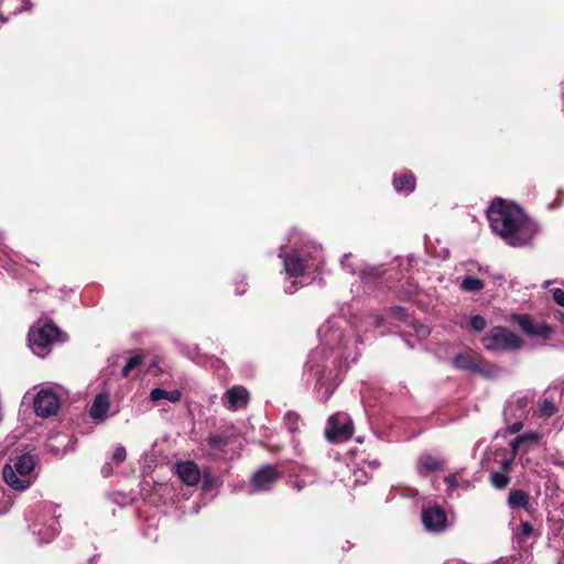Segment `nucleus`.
<instances>
[{
	"label": "nucleus",
	"instance_id": "f3484780",
	"mask_svg": "<svg viewBox=\"0 0 564 564\" xmlns=\"http://www.w3.org/2000/svg\"><path fill=\"white\" fill-rule=\"evenodd\" d=\"M109 395L106 393L97 394L89 410V415L98 422L108 417Z\"/></svg>",
	"mask_w": 564,
	"mask_h": 564
},
{
	"label": "nucleus",
	"instance_id": "c03bdc74",
	"mask_svg": "<svg viewBox=\"0 0 564 564\" xmlns=\"http://www.w3.org/2000/svg\"><path fill=\"white\" fill-rule=\"evenodd\" d=\"M210 443H212L213 445H216V444L218 443V440H217V438H212V440H210Z\"/></svg>",
	"mask_w": 564,
	"mask_h": 564
},
{
	"label": "nucleus",
	"instance_id": "9b49d317",
	"mask_svg": "<svg viewBox=\"0 0 564 564\" xmlns=\"http://www.w3.org/2000/svg\"><path fill=\"white\" fill-rule=\"evenodd\" d=\"M481 361L482 359L480 356L469 352L458 354L453 358V365L455 368L490 377L491 373L482 368Z\"/></svg>",
	"mask_w": 564,
	"mask_h": 564
},
{
	"label": "nucleus",
	"instance_id": "ddd939ff",
	"mask_svg": "<svg viewBox=\"0 0 564 564\" xmlns=\"http://www.w3.org/2000/svg\"><path fill=\"white\" fill-rule=\"evenodd\" d=\"M445 465V459L435 457L429 453H423L416 460V471L421 477H426L433 473L443 470Z\"/></svg>",
	"mask_w": 564,
	"mask_h": 564
},
{
	"label": "nucleus",
	"instance_id": "7ed1b4c3",
	"mask_svg": "<svg viewBox=\"0 0 564 564\" xmlns=\"http://www.w3.org/2000/svg\"><path fill=\"white\" fill-rule=\"evenodd\" d=\"M35 460L30 454L12 457L3 466L2 475L6 484L15 490L29 488L33 481L32 473Z\"/></svg>",
	"mask_w": 564,
	"mask_h": 564
},
{
	"label": "nucleus",
	"instance_id": "c756f323",
	"mask_svg": "<svg viewBox=\"0 0 564 564\" xmlns=\"http://www.w3.org/2000/svg\"><path fill=\"white\" fill-rule=\"evenodd\" d=\"M539 438H540V435L538 433L524 434V435L518 436L516 440H513L511 443V446H512L513 451H517L519 447V444L522 441L530 440V441L536 442V441H539Z\"/></svg>",
	"mask_w": 564,
	"mask_h": 564
},
{
	"label": "nucleus",
	"instance_id": "2f4dec72",
	"mask_svg": "<svg viewBox=\"0 0 564 564\" xmlns=\"http://www.w3.org/2000/svg\"><path fill=\"white\" fill-rule=\"evenodd\" d=\"M126 457H127V452L123 446H118L112 454V460L116 464H121L126 459Z\"/></svg>",
	"mask_w": 564,
	"mask_h": 564
},
{
	"label": "nucleus",
	"instance_id": "4468645a",
	"mask_svg": "<svg viewBox=\"0 0 564 564\" xmlns=\"http://www.w3.org/2000/svg\"><path fill=\"white\" fill-rule=\"evenodd\" d=\"M248 400L249 393L241 386H236L228 389L223 397V403L225 406L232 411L245 406Z\"/></svg>",
	"mask_w": 564,
	"mask_h": 564
},
{
	"label": "nucleus",
	"instance_id": "4be33fe9",
	"mask_svg": "<svg viewBox=\"0 0 564 564\" xmlns=\"http://www.w3.org/2000/svg\"><path fill=\"white\" fill-rule=\"evenodd\" d=\"M460 289L465 292H477L484 289V282L474 276H466L459 284Z\"/></svg>",
	"mask_w": 564,
	"mask_h": 564
},
{
	"label": "nucleus",
	"instance_id": "ea45409f",
	"mask_svg": "<svg viewBox=\"0 0 564 564\" xmlns=\"http://www.w3.org/2000/svg\"><path fill=\"white\" fill-rule=\"evenodd\" d=\"M305 486V484H302L301 481H295L294 482V488L300 491L303 487Z\"/></svg>",
	"mask_w": 564,
	"mask_h": 564
},
{
	"label": "nucleus",
	"instance_id": "473e14b6",
	"mask_svg": "<svg viewBox=\"0 0 564 564\" xmlns=\"http://www.w3.org/2000/svg\"><path fill=\"white\" fill-rule=\"evenodd\" d=\"M10 253L7 250H2L0 254V267L7 271H11L10 264Z\"/></svg>",
	"mask_w": 564,
	"mask_h": 564
},
{
	"label": "nucleus",
	"instance_id": "393cba45",
	"mask_svg": "<svg viewBox=\"0 0 564 564\" xmlns=\"http://www.w3.org/2000/svg\"><path fill=\"white\" fill-rule=\"evenodd\" d=\"M284 424L290 432L299 431L301 425L300 415L293 411H289L284 416Z\"/></svg>",
	"mask_w": 564,
	"mask_h": 564
},
{
	"label": "nucleus",
	"instance_id": "37998d69",
	"mask_svg": "<svg viewBox=\"0 0 564 564\" xmlns=\"http://www.w3.org/2000/svg\"><path fill=\"white\" fill-rule=\"evenodd\" d=\"M236 291H237V293L242 294L245 292V286H242V288L237 286Z\"/></svg>",
	"mask_w": 564,
	"mask_h": 564
},
{
	"label": "nucleus",
	"instance_id": "e433bc0d",
	"mask_svg": "<svg viewBox=\"0 0 564 564\" xmlns=\"http://www.w3.org/2000/svg\"><path fill=\"white\" fill-rule=\"evenodd\" d=\"M522 426H523V424L521 422V419H517V421L514 423H512L511 425L508 426V431L511 434H516L522 429Z\"/></svg>",
	"mask_w": 564,
	"mask_h": 564
},
{
	"label": "nucleus",
	"instance_id": "412c9836",
	"mask_svg": "<svg viewBox=\"0 0 564 564\" xmlns=\"http://www.w3.org/2000/svg\"><path fill=\"white\" fill-rule=\"evenodd\" d=\"M550 521V532L552 534L551 543L554 547H561V538L564 535V520L555 521L552 518Z\"/></svg>",
	"mask_w": 564,
	"mask_h": 564
},
{
	"label": "nucleus",
	"instance_id": "a211bd4d",
	"mask_svg": "<svg viewBox=\"0 0 564 564\" xmlns=\"http://www.w3.org/2000/svg\"><path fill=\"white\" fill-rule=\"evenodd\" d=\"M182 398V392L178 389L175 390H164L161 388H154L151 390L149 399L155 405H159L161 401L165 400L171 403H177Z\"/></svg>",
	"mask_w": 564,
	"mask_h": 564
},
{
	"label": "nucleus",
	"instance_id": "4c0bfd02",
	"mask_svg": "<svg viewBox=\"0 0 564 564\" xmlns=\"http://www.w3.org/2000/svg\"><path fill=\"white\" fill-rule=\"evenodd\" d=\"M361 274H362L364 279H367L368 275H370V274L379 275L380 271L378 269H373V268L365 269V270H362Z\"/></svg>",
	"mask_w": 564,
	"mask_h": 564
},
{
	"label": "nucleus",
	"instance_id": "f8f14e48",
	"mask_svg": "<svg viewBox=\"0 0 564 564\" xmlns=\"http://www.w3.org/2000/svg\"><path fill=\"white\" fill-rule=\"evenodd\" d=\"M175 473L186 486H195L202 478L198 466L192 460H182L175 464Z\"/></svg>",
	"mask_w": 564,
	"mask_h": 564
},
{
	"label": "nucleus",
	"instance_id": "72a5a7b5",
	"mask_svg": "<svg viewBox=\"0 0 564 564\" xmlns=\"http://www.w3.org/2000/svg\"><path fill=\"white\" fill-rule=\"evenodd\" d=\"M552 294L555 303L564 307V291L562 289H554L552 290Z\"/></svg>",
	"mask_w": 564,
	"mask_h": 564
},
{
	"label": "nucleus",
	"instance_id": "cd10ccee",
	"mask_svg": "<svg viewBox=\"0 0 564 564\" xmlns=\"http://www.w3.org/2000/svg\"><path fill=\"white\" fill-rule=\"evenodd\" d=\"M533 528L528 521L521 522L518 532L516 533L518 543H524L527 539L532 534Z\"/></svg>",
	"mask_w": 564,
	"mask_h": 564
},
{
	"label": "nucleus",
	"instance_id": "a878e982",
	"mask_svg": "<svg viewBox=\"0 0 564 564\" xmlns=\"http://www.w3.org/2000/svg\"><path fill=\"white\" fill-rule=\"evenodd\" d=\"M142 361H143L142 356H140V355L131 356L122 369V376L124 378H127L133 369L138 368L142 364Z\"/></svg>",
	"mask_w": 564,
	"mask_h": 564
},
{
	"label": "nucleus",
	"instance_id": "bb28decb",
	"mask_svg": "<svg viewBox=\"0 0 564 564\" xmlns=\"http://www.w3.org/2000/svg\"><path fill=\"white\" fill-rule=\"evenodd\" d=\"M490 480L494 487L498 489H502L509 484V477L502 471H492Z\"/></svg>",
	"mask_w": 564,
	"mask_h": 564
},
{
	"label": "nucleus",
	"instance_id": "79ce46f5",
	"mask_svg": "<svg viewBox=\"0 0 564 564\" xmlns=\"http://www.w3.org/2000/svg\"><path fill=\"white\" fill-rule=\"evenodd\" d=\"M296 291L295 283L288 290L289 293H294Z\"/></svg>",
	"mask_w": 564,
	"mask_h": 564
},
{
	"label": "nucleus",
	"instance_id": "58836bf2",
	"mask_svg": "<svg viewBox=\"0 0 564 564\" xmlns=\"http://www.w3.org/2000/svg\"><path fill=\"white\" fill-rule=\"evenodd\" d=\"M555 317L561 321L562 323H564V313L561 312V311H557L554 313Z\"/></svg>",
	"mask_w": 564,
	"mask_h": 564
},
{
	"label": "nucleus",
	"instance_id": "0eeeda50",
	"mask_svg": "<svg viewBox=\"0 0 564 564\" xmlns=\"http://www.w3.org/2000/svg\"><path fill=\"white\" fill-rule=\"evenodd\" d=\"M352 423L345 413H337L328 419L326 437L330 442H343L351 437Z\"/></svg>",
	"mask_w": 564,
	"mask_h": 564
},
{
	"label": "nucleus",
	"instance_id": "c85d7f7f",
	"mask_svg": "<svg viewBox=\"0 0 564 564\" xmlns=\"http://www.w3.org/2000/svg\"><path fill=\"white\" fill-rule=\"evenodd\" d=\"M459 474H449L444 478V482L447 485V491L449 494L454 492L459 487L458 481Z\"/></svg>",
	"mask_w": 564,
	"mask_h": 564
},
{
	"label": "nucleus",
	"instance_id": "c9c22d12",
	"mask_svg": "<svg viewBox=\"0 0 564 564\" xmlns=\"http://www.w3.org/2000/svg\"><path fill=\"white\" fill-rule=\"evenodd\" d=\"M350 259H351V254H345L341 260V265L344 269H347L350 273H355L356 270H355V267L352 265V263H350Z\"/></svg>",
	"mask_w": 564,
	"mask_h": 564
},
{
	"label": "nucleus",
	"instance_id": "9d476101",
	"mask_svg": "<svg viewBox=\"0 0 564 564\" xmlns=\"http://www.w3.org/2000/svg\"><path fill=\"white\" fill-rule=\"evenodd\" d=\"M447 517L445 511L437 507H429L422 511V522L429 531L441 532L447 527Z\"/></svg>",
	"mask_w": 564,
	"mask_h": 564
},
{
	"label": "nucleus",
	"instance_id": "20e7f679",
	"mask_svg": "<svg viewBox=\"0 0 564 564\" xmlns=\"http://www.w3.org/2000/svg\"><path fill=\"white\" fill-rule=\"evenodd\" d=\"M314 257L307 258L306 253H300L294 250L291 254H285V247L280 248V257L283 259L285 272L291 278L303 276L310 270H318L322 263L321 249L314 247Z\"/></svg>",
	"mask_w": 564,
	"mask_h": 564
},
{
	"label": "nucleus",
	"instance_id": "aec40b11",
	"mask_svg": "<svg viewBox=\"0 0 564 564\" xmlns=\"http://www.w3.org/2000/svg\"><path fill=\"white\" fill-rule=\"evenodd\" d=\"M508 503L511 508H528L529 495L523 490H511L508 497Z\"/></svg>",
	"mask_w": 564,
	"mask_h": 564
},
{
	"label": "nucleus",
	"instance_id": "f704fd0d",
	"mask_svg": "<svg viewBox=\"0 0 564 564\" xmlns=\"http://www.w3.org/2000/svg\"><path fill=\"white\" fill-rule=\"evenodd\" d=\"M203 477V489L204 490H208L215 482V479L213 478V476L208 473H204L202 475Z\"/></svg>",
	"mask_w": 564,
	"mask_h": 564
},
{
	"label": "nucleus",
	"instance_id": "6ab92c4d",
	"mask_svg": "<svg viewBox=\"0 0 564 564\" xmlns=\"http://www.w3.org/2000/svg\"><path fill=\"white\" fill-rule=\"evenodd\" d=\"M393 186L399 193H412L415 188V177L412 173L405 172L393 178Z\"/></svg>",
	"mask_w": 564,
	"mask_h": 564
},
{
	"label": "nucleus",
	"instance_id": "7c9ffc66",
	"mask_svg": "<svg viewBox=\"0 0 564 564\" xmlns=\"http://www.w3.org/2000/svg\"><path fill=\"white\" fill-rule=\"evenodd\" d=\"M487 325L486 319L480 315H475L470 318V326L476 332H481Z\"/></svg>",
	"mask_w": 564,
	"mask_h": 564
},
{
	"label": "nucleus",
	"instance_id": "f03ea898",
	"mask_svg": "<svg viewBox=\"0 0 564 564\" xmlns=\"http://www.w3.org/2000/svg\"><path fill=\"white\" fill-rule=\"evenodd\" d=\"M487 218L492 231L512 247L530 245L540 232V226L520 206L502 198L491 202Z\"/></svg>",
	"mask_w": 564,
	"mask_h": 564
},
{
	"label": "nucleus",
	"instance_id": "6e6552de",
	"mask_svg": "<svg viewBox=\"0 0 564 564\" xmlns=\"http://www.w3.org/2000/svg\"><path fill=\"white\" fill-rule=\"evenodd\" d=\"M281 478V473L271 465L259 468L251 477L250 494L270 490L273 485Z\"/></svg>",
	"mask_w": 564,
	"mask_h": 564
},
{
	"label": "nucleus",
	"instance_id": "f257e3e1",
	"mask_svg": "<svg viewBox=\"0 0 564 564\" xmlns=\"http://www.w3.org/2000/svg\"><path fill=\"white\" fill-rule=\"evenodd\" d=\"M322 345L314 349L308 366L316 378L317 394L328 400L336 387L334 370L338 358L346 360L351 356L350 348L362 343L359 336L354 339L344 335L336 321H328L318 330Z\"/></svg>",
	"mask_w": 564,
	"mask_h": 564
},
{
	"label": "nucleus",
	"instance_id": "5701e85b",
	"mask_svg": "<svg viewBox=\"0 0 564 564\" xmlns=\"http://www.w3.org/2000/svg\"><path fill=\"white\" fill-rule=\"evenodd\" d=\"M557 408L552 399L545 398L539 405L538 414L541 417H550L554 415Z\"/></svg>",
	"mask_w": 564,
	"mask_h": 564
},
{
	"label": "nucleus",
	"instance_id": "423d86ee",
	"mask_svg": "<svg viewBox=\"0 0 564 564\" xmlns=\"http://www.w3.org/2000/svg\"><path fill=\"white\" fill-rule=\"evenodd\" d=\"M484 347L489 351H509L521 347V339L506 327L491 328L482 338Z\"/></svg>",
	"mask_w": 564,
	"mask_h": 564
},
{
	"label": "nucleus",
	"instance_id": "2eb2a0df",
	"mask_svg": "<svg viewBox=\"0 0 564 564\" xmlns=\"http://www.w3.org/2000/svg\"><path fill=\"white\" fill-rule=\"evenodd\" d=\"M529 402V398L525 395L511 398L505 408L506 420L522 419L527 414Z\"/></svg>",
	"mask_w": 564,
	"mask_h": 564
},
{
	"label": "nucleus",
	"instance_id": "1a4fd4ad",
	"mask_svg": "<svg viewBox=\"0 0 564 564\" xmlns=\"http://www.w3.org/2000/svg\"><path fill=\"white\" fill-rule=\"evenodd\" d=\"M33 406L37 416L48 417L59 409V398L52 389H42L35 395Z\"/></svg>",
	"mask_w": 564,
	"mask_h": 564
},
{
	"label": "nucleus",
	"instance_id": "dca6fc26",
	"mask_svg": "<svg viewBox=\"0 0 564 564\" xmlns=\"http://www.w3.org/2000/svg\"><path fill=\"white\" fill-rule=\"evenodd\" d=\"M519 325L521 329L530 336L547 338L552 334V328L549 325L543 323L536 324L528 316L520 317Z\"/></svg>",
	"mask_w": 564,
	"mask_h": 564
},
{
	"label": "nucleus",
	"instance_id": "a19ab883",
	"mask_svg": "<svg viewBox=\"0 0 564 564\" xmlns=\"http://www.w3.org/2000/svg\"><path fill=\"white\" fill-rule=\"evenodd\" d=\"M109 473H110L109 465H108V464H106V465L102 467V474H104L105 476H108V475H109Z\"/></svg>",
	"mask_w": 564,
	"mask_h": 564
},
{
	"label": "nucleus",
	"instance_id": "b1692460",
	"mask_svg": "<svg viewBox=\"0 0 564 564\" xmlns=\"http://www.w3.org/2000/svg\"><path fill=\"white\" fill-rule=\"evenodd\" d=\"M59 531L58 524L53 520L44 530L39 532L42 542H50Z\"/></svg>",
	"mask_w": 564,
	"mask_h": 564
},
{
	"label": "nucleus",
	"instance_id": "39448f33",
	"mask_svg": "<svg viewBox=\"0 0 564 564\" xmlns=\"http://www.w3.org/2000/svg\"><path fill=\"white\" fill-rule=\"evenodd\" d=\"M64 340L65 337L61 329L52 323L41 327H32L29 332L30 348L39 357H45L50 351V345L53 343Z\"/></svg>",
	"mask_w": 564,
	"mask_h": 564
}]
</instances>
